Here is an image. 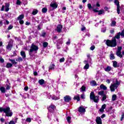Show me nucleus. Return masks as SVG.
Listing matches in <instances>:
<instances>
[{
	"label": "nucleus",
	"mask_w": 124,
	"mask_h": 124,
	"mask_svg": "<svg viewBox=\"0 0 124 124\" xmlns=\"http://www.w3.org/2000/svg\"><path fill=\"white\" fill-rule=\"evenodd\" d=\"M88 62L89 63H92V58H88L87 61H84V63H87Z\"/></svg>",
	"instance_id": "30"
},
{
	"label": "nucleus",
	"mask_w": 124,
	"mask_h": 124,
	"mask_svg": "<svg viewBox=\"0 0 124 124\" xmlns=\"http://www.w3.org/2000/svg\"><path fill=\"white\" fill-rule=\"evenodd\" d=\"M55 69V64H51L49 67V70H54Z\"/></svg>",
	"instance_id": "24"
},
{
	"label": "nucleus",
	"mask_w": 124,
	"mask_h": 124,
	"mask_svg": "<svg viewBox=\"0 0 124 124\" xmlns=\"http://www.w3.org/2000/svg\"><path fill=\"white\" fill-rule=\"evenodd\" d=\"M97 9H98V8H94L93 9V11H94V12H98V10H97Z\"/></svg>",
	"instance_id": "59"
},
{
	"label": "nucleus",
	"mask_w": 124,
	"mask_h": 124,
	"mask_svg": "<svg viewBox=\"0 0 124 124\" xmlns=\"http://www.w3.org/2000/svg\"><path fill=\"white\" fill-rule=\"evenodd\" d=\"M124 118V113L122 114V117H120V121H123Z\"/></svg>",
	"instance_id": "54"
},
{
	"label": "nucleus",
	"mask_w": 124,
	"mask_h": 124,
	"mask_svg": "<svg viewBox=\"0 0 124 124\" xmlns=\"http://www.w3.org/2000/svg\"><path fill=\"white\" fill-rule=\"evenodd\" d=\"M119 85H120V82H118V81H117V79H116V82L109 86V91H111V92H114Z\"/></svg>",
	"instance_id": "3"
},
{
	"label": "nucleus",
	"mask_w": 124,
	"mask_h": 124,
	"mask_svg": "<svg viewBox=\"0 0 124 124\" xmlns=\"http://www.w3.org/2000/svg\"><path fill=\"white\" fill-rule=\"evenodd\" d=\"M66 44L67 45H70V40L68 39V41H67L66 43Z\"/></svg>",
	"instance_id": "60"
},
{
	"label": "nucleus",
	"mask_w": 124,
	"mask_h": 124,
	"mask_svg": "<svg viewBox=\"0 0 124 124\" xmlns=\"http://www.w3.org/2000/svg\"><path fill=\"white\" fill-rule=\"evenodd\" d=\"M19 23L20 25H23V24H24V20H19Z\"/></svg>",
	"instance_id": "57"
},
{
	"label": "nucleus",
	"mask_w": 124,
	"mask_h": 124,
	"mask_svg": "<svg viewBox=\"0 0 124 124\" xmlns=\"http://www.w3.org/2000/svg\"><path fill=\"white\" fill-rule=\"evenodd\" d=\"M12 66H13V64L9 62L7 63V64L6 65V67L7 68H10L11 67H12Z\"/></svg>",
	"instance_id": "26"
},
{
	"label": "nucleus",
	"mask_w": 124,
	"mask_h": 124,
	"mask_svg": "<svg viewBox=\"0 0 124 124\" xmlns=\"http://www.w3.org/2000/svg\"><path fill=\"white\" fill-rule=\"evenodd\" d=\"M113 38H115V39L116 38V39H120V38H121V32L117 33Z\"/></svg>",
	"instance_id": "21"
},
{
	"label": "nucleus",
	"mask_w": 124,
	"mask_h": 124,
	"mask_svg": "<svg viewBox=\"0 0 124 124\" xmlns=\"http://www.w3.org/2000/svg\"><path fill=\"white\" fill-rule=\"evenodd\" d=\"M62 25L59 24L57 26L55 31H56L60 33L62 32Z\"/></svg>",
	"instance_id": "13"
},
{
	"label": "nucleus",
	"mask_w": 124,
	"mask_h": 124,
	"mask_svg": "<svg viewBox=\"0 0 124 124\" xmlns=\"http://www.w3.org/2000/svg\"><path fill=\"white\" fill-rule=\"evenodd\" d=\"M111 70L112 68L109 66L105 68V71H106L107 72H109V71H111Z\"/></svg>",
	"instance_id": "23"
},
{
	"label": "nucleus",
	"mask_w": 124,
	"mask_h": 124,
	"mask_svg": "<svg viewBox=\"0 0 124 124\" xmlns=\"http://www.w3.org/2000/svg\"><path fill=\"white\" fill-rule=\"evenodd\" d=\"M110 60H114L115 59V56L113 54H111L110 55Z\"/></svg>",
	"instance_id": "42"
},
{
	"label": "nucleus",
	"mask_w": 124,
	"mask_h": 124,
	"mask_svg": "<svg viewBox=\"0 0 124 124\" xmlns=\"http://www.w3.org/2000/svg\"><path fill=\"white\" fill-rule=\"evenodd\" d=\"M1 112H4V114H6L4 117H10L13 115V112H12V111L10 110V108L9 107H6V108H0V113Z\"/></svg>",
	"instance_id": "1"
},
{
	"label": "nucleus",
	"mask_w": 124,
	"mask_h": 124,
	"mask_svg": "<svg viewBox=\"0 0 124 124\" xmlns=\"http://www.w3.org/2000/svg\"><path fill=\"white\" fill-rule=\"evenodd\" d=\"M55 106L54 105V104H51L49 106H48L47 108H46V109H48V111H49V113H54V110H55Z\"/></svg>",
	"instance_id": "7"
},
{
	"label": "nucleus",
	"mask_w": 124,
	"mask_h": 124,
	"mask_svg": "<svg viewBox=\"0 0 124 124\" xmlns=\"http://www.w3.org/2000/svg\"><path fill=\"white\" fill-rule=\"evenodd\" d=\"M117 99V95L115 94H113V96L111 97V101H115V99Z\"/></svg>",
	"instance_id": "31"
},
{
	"label": "nucleus",
	"mask_w": 124,
	"mask_h": 124,
	"mask_svg": "<svg viewBox=\"0 0 124 124\" xmlns=\"http://www.w3.org/2000/svg\"><path fill=\"white\" fill-rule=\"evenodd\" d=\"M0 62H1V63L4 62V60L1 57H0Z\"/></svg>",
	"instance_id": "48"
},
{
	"label": "nucleus",
	"mask_w": 124,
	"mask_h": 124,
	"mask_svg": "<svg viewBox=\"0 0 124 124\" xmlns=\"http://www.w3.org/2000/svg\"><path fill=\"white\" fill-rule=\"evenodd\" d=\"M50 6H51V7H52V8H53L54 9H56V8L58 7V4H57V3L56 2L51 3V4H50Z\"/></svg>",
	"instance_id": "16"
},
{
	"label": "nucleus",
	"mask_w": 124,
	"mask_h": 124,
	"mask_svg": "<svg viewBox=\"0 0 124 124\" xmlns=\"http://www.w3.org/2000/svg\"><path fill=\"white\" fill-rule=\"evenodd\" d=\"M114 3L117 5V11L118 14H120V2L118 0H115Z\"/></svg>",
	"instance_id": "11"
},
{
	"label": "nucleus",
	"mask_w": 124,
	"mask_h": 124,
	"mask_svg": "<svg viewBox=\"0 0 124 124\" xmlns=\"http://www.w3.org/2000/svg\"><path fill=\"white\" fill-rule=\"evenodd\" d=\"M107 46L109 47H116L117 46V40L115 38H113L112 40H108L106 41Z\"/></svg>",
	"instance_id": "2"
},
{
	"label": "nucleus",
	"mask_w": 124,
	"mask_h": 124,
	"mask_svg": "<svg viewBox=\"0 0 124 124\" xmlns=\"http://www.w3.org/2000/svg\"><path fill=\"white\" fill-rule=\"evenodd\" d=\"M37 13H38V10L36 9H34L32 12V15H36Z\"/></svg>",
	"instance_id": "32"
},
{
	"label": "nucleus",
	"mask_w": 124,
	"mask_h": 124,
	"mask_svg": "<svg viewBox=\"0 0 124 124\" xmlns=\"http://www.w3.org/2000/svg\"><path fill=\"white\" fill-rule=\"evenodd\" d=\"M91 84L93 85V86H96V81L93 80L92 81Z\"/></svg>",
	"instance_id": "55"
},
{
	"label": "nucleus",
	"mask_w": 124,
	"mask_h": 124,
	"mask_svg": "<svg viewBox=\"0 0 124 124\" xmlns=\"http://www.w3.org/2000/svg\"><path fill=\"white\" fill-rule=\"evenodd\" d=\"M105 118V114H102L101 117H96V124H102V120L101 118Z\"/></svg>",
	"instance_id": "8"
},
{
	"label": "nucleus",
	"mask_w": 124,
	"mask_h": 124,
	"mask_svg": "<svg viewBox=\"0 0 124 124\" xmlns=\"http://www.w3.org/2000/svg\"><path fill=\"white\" fill-rule=\"evenodd\" d=\"M51 99L54 100H58V97H57L56 96H52V97H51Z\"/></svg>",
	"instance_id": "38"
},
{
	"label": "nucleus",
	"mask_w": 124,
	"mask_h": 124,
	"mask_svg": "<svg viewBox=\"0 0 124 124\" xmlns=\"http://www.w3.org/2000/svg\"><path fill=\"white\" fill-rule=\"evenodd\" d=\"M10 4L9 3H6L5 5V10L6 12L9 11V6Z\"/></svg>",
	"instance_id": "17"
},
{
	"label": "nucleus",
	"mask_w": 124,
	"mask_h": 124,
	"mask_svg": "<svg viewBox=\"0 0 124 124\" xmlns=\"http://www.w3.org/2000/svg\"><path fill=\"white\" fill-rule=\"evenodd\" d=\"M106 108H107V105H102V106L101 107V108L99 109V112H101V113H103V109H105Z\"/></svg>",
	"instance_id": "18"
},
{
	"label": "nucleus",
	"mask_w": 124,
	"mask_h": 124,
	"mask_svg": "<svg viewBox=\"0 0 124 124\" xmlns=\"http://www.w3.org/2000/svg\"><path fill=\"white\" fill-rule=\"evenodd\" d=\"M9 124H15V122L13 121H10V122H9Z\"/></svg>",
	"instance_id": "62"
},
{
	"label": "nucleus",
	"mask_w": 124,
	"mask_h": 124,
	"mask_svg": "<svg viewBox=\"0 0 124 124\" xmlns=\"http://www.w3.org/2000/svg\"><path fill=\"white\" fill-rule=\"evenodd\" d=\"M95 48V46H92L90 47V50H91L92 51H93V50H94Z\"/></svg>",
	"instance_id": "51"
},
{
	"label": "nucleus",
	"mask_w": 124,
	"mask_h": 124,
	"mask_svg": "<svg viewBox=\"0 0 124 124\" xmlns=\"http://www.w3.org/2000/svg\"><path fill=\"white\" fill-rule=\"evenodd\" d=\"M28 91V87L25 86V87H24V91L27 92Z\"/></svg>",
	"instance_id": "56"
},
{
	"label": "nucleus",
	"mask_w": 124,
	"mask_h": 124,
	"mask_svg": "<svg viewBox=\"0 0 124 124\" xmlns=\"http://www.w3.org/2000/svg\"><path fill=\"white\" fill-rule=\"evenodd\" d=\"M113 65L114 67H118V62L116 61H114L113 63Z\"/></svg>",
	"instance_id": "36"
},
{
	"label": "nucleus",
	"mask_w": 124,
	"mask_h": 124,
	"mask_svg": "<svg viewBox=\"0 0 124 124\" xmlns=\"http://www.w3.org/2000/svg\"><path fill=\"white\" fill-rule=\"evenodd\" d=\"M98 97V96L94 95V92L90 93V100H93V102L97 103L99 101Z\"/></svg>",
	"instance_id": "5"
},
{
	"label": "nucleus",
	"mask_w": 124,
	"mask_h": 124,
	"mask_svg": "<svg viewBox=\"0 0 124 124\" xmlns=\"http://www.w3.org/2000/svg\"><path fill=\"white\" fill-rule=\"evenodd\" d=\"M99 88L104 91L107 90V86L103 85V84H101V85L99 86Z\"/></svg>",
	"instance_id": "22"
},
{
	"label": "nucleus",
	"mask_w": 124,
	"mask_h": 124,
	"mask_svg": "<svg viewBox=\"0 0 124 124\" xmlns=\"http://www.w3.org/2000/svg\"><path fill=\"white\" fill-rule=\"evenodd\" d=\"M98 95L102 96V99H101V101H105V100H107V95H105L103 91L98 92Z\"/></svg>",
	"instance_id": "6"
},
{
	"label": "nucleus",
	"mask_w": 124,
	"mask_h": 124,
	"mask_svg": "<svg viewBox=\"0 0 124 124\" xmlns=\"http://www.w3.org/2000/svg\"><path fill=\"white\" fill-rule=\"evenodd\" d=\"M79 95H77L75 96H74V100H77V101H79Z\"/></svg>",
	"instance_id": "25"
},
{
	"label": "nucleus",
	"mask_w": 124,
	"mask_h": 124,
	"mask_svg": "<svg viewBox=\"0 0 124 124\" xmlns=\"http://www.w3.org/2000/svg\"><path fill=\"white\" fill-rule=\"evenodd\" d=\"M57 43H59V44H62V39H60L58 40Z\"/></svg>",
	"instance_id": "39"
},
{
	"label": "nucleus",
	"mask_w": 124,
	"mask_h": 124,
	"mask_svg": "<svg viewBox=\"0 0 124 124\" xmlns=\"http://www.w3.org/2000/svg\"><path fill=\"white\" fill-rule=\"evenodd\" d=\"M7 90H10V86L8 84H6V88H4Z\"/></svg>",
	"instance_id": "45"
},
{
	"label": "nucleus",
	"mask_w": 124,
	"mask_h": 124,
	"mask_svg": "<svg viewBox=\"0 0 124 124\" xmlns=\"http://www.w3.org/2000/svg\"><path fill=\"white\" fill-rule=\"evenodd\" d=\"M52 39H53V41L55 42V41L57 40V39H58V37H57V36H54L52 38Z\"/></svg>",
	"instance_id": "49"
},
{
	"label": "nucleus",
	"mask_w": 124,
	"mask_h": 124,
	"mask_svg": "<svg viewBox=\"0 0 124 124\" xmlns=\"http://www.w3.org/2000/svg\"><path fill=\"white\" fill-rule=\"evenodd\" d=\"M12 29H13V25H9V26L8 28V30H12Z\"/></svg>",
	"instance_id": "53"
},
{
	"label": "nucleus",
	"mask_w": 124,
	"mask_h": 124,
	"mask_svg": "<svg viewBox=\"0 0 124 124\" xmlns=\"http://www.w3.org/2000/svg\"><path fill=\"white\" fill-rule=\"evenodd\" d=\"M48 9H47L46 8H43L42 10V12L43 13H46V12H47Z\"/></svg>",
	"instance_id": "37"
},
{
	"label": "nucleus",
	"mask_w": 124,
	"mask_h": 124,
	"mask_svg": "<svg viewBox=\"0 0 124 124\" xmlns=\"http://www.w3.org/2000/svg\"><path fill=\"white\" fill-rule=\"evenodd\" d=\"M111 24L110 26L111 27H116V25L117 24V22H116V20L113 18L111 19Z\"/></svg>",
	"instance_id": "15"
},
{
	"label": "nucleus",
	"mask_w": 124,
	"mask_h": 124,
	"mask_svg": "<svg viewBox=\"0 0 124 124\" xmlns=\"http://www.w3.org/2000/svg\"><path fill=\"white\" fill-rule=\"evenodd\" d=\"M96 6L97 7H100V4H99V2H97L96 4Z\"/></svg>",
	"instance_id": "61"
},
{
	"label": "nucleus",
	"mask_w": 124,
	"mask_h": 124,
	"mask_svg": "<svg viewBox=\"0 0 124 124\" xmlns=\"http://www.w3.org/2000/svg\"><path fill=\"white\" fill-rule=\"evenodd\" d=\"M79 98H81V99H85V98L84 97V95L83 94H81V96H79Z\"/></svg>",
	"instance_id": "63"
},
{
	"label": "nucleus",
	"mask_w": 124,
	"mask_h": 124,
	"mask_svg": "<svg viewBox=\"0 0 124 124\" xmlns=\"http://www.w3.org/2000/svg\"><path fill=\"white\" fill-rule=\"evenodd\" d=\"M43 46L44 48H46L47 46H48V43L46 42H45L43 43Z\"/></svg>",
	"instance_id": "35"
},
{
	"label": "nucleus",
	"mask_w": 124,
	"mask_h": 124,
	"mask_svg": "<svg viewBox=\"0 0 124 124\" xmlns=\"http://www.w3.org/2000/svg\"><path fill=\"white\" fill-rule=\"evenodd\" d=\"M90 67V65H89V63H86L84 67V69H89Z\"/></svg>",
	"instance_id": "33"
},
{
	"label": "nucleus",
	"mask_w": 124,
	"mask_h": 124,
	"mask_svg": "<svg viewBox=\"0 0 124 124\" xmlns=\"http://www.w3.org/2000/svg\"><path fill=\"white\" fill-rule=\"evenodd\" d=\"M66 120L67 121V123H70V117L67 116V117L66 118Z\"/></svg>",
	"instance_id": "44"
},
{
	"label": "nucleus",
	"mask_w": 124,
	"mask_h": 124,
	"mask_svg": "<svg viewBox=\"0 0 124 124\" xmlns=\"http://www.w3.org/2000/svg\"><path fill=\"white\" fill-rule=\"evenodd\" d=\"M25 122H27L28 123L31 122V119L30 118H27V119H25Z\"/></svg>",
	"instance_id": "47"
},
{
	"label": "nucleus",
	"mask_w": 124,
	"mask_h": 124,
	"mask_svg": "<svg viewBox=\"0 0 124 124\" xmlns=\"http://www.w3.org/2000/svg\"><path fill=\"white\" fill-rule=\"evenodd\" d=\"M16 62H23V58L21 57H18V58L16 59Z\"/></svg>",
	"instance_id": "34"
},
{
	"label": "nucleus",
	"mask_w": 124,
	"mask_h": 124,
	"mask_svg": "<svg viewBox=\"0 0 124 124\" xmlns=\"http://www.w3.org/2000/svg\"><path fill=\"white\" fill-rule=\"evenodd\" d=\"M123 47L122 46H118L117 48V51L116 52V55L119 58H123V55H122V49Z\"/></svg>",
	"instance_id": "9"
},
{
	"label": "nucleus",
	"mask_w": 124,
	"mask_h": 124,
	"mask_svg": "<svg viewBox=\"0 0 124 124\" xmlns=\"http://www.w3.org/2000/svg\"><path fill=\"white\" fill-rule=\"evenodd\" d=\"M120 35L121 37L124 38V30H123L122 31L120 32Z\"/></svg>",
	"instance_id": "43"
},
{
	"label": "nucleus",
	"mask_w": 124,
	"mask_h": 124,
	"mask_svg": "<svg viewBox=\"0 0 124 124\" xmlns=\"http://www.w3.org/2000/svg\"><path fill=\"white\" fill-rule=\"evenodd\" d=\"M9 61L12 62V64H17V62L15 61V60L9 59Z\"/></svg>",
	"instance_id": "29"
},
{
	"label": "nucleus",
	"mask_w": 124,
	"mask_h": 124,
	"mask_svg": "<svg viewBox=\"0 0 124 124\" xmlns=\"http://www.w3.org/2000/svg\"><path fill=\"white\" fill-rule=\"evenodd\" d=\"M64 58H62L61 59H60V62H64Z\"/></svg>",
	"instance_id": "52"
},
{
	"label": "nucleus",
	"mask_w": 124,
	"mask_h": 124,
	"mask_svg": "<svg viewBox=\"0 0 124 124\" xmlns=\"http://www.w3.org/2000/svg\"><path fill=\"white\" fill-rule=\"evenodd\" d=\"M81 92H85V86H81Z\"/></svg>",
	"instance_id": "41"
},
{
	"label": "nucleus",
	"mask_w": 124,
	"mask_h": 124,
	"mask_svg": "<svg viewBox=\"0 0 124 124\" xmlns=\"http://www.w3.org/2000/svg\"><path fill=\"white\" fill-rule=\"evenodd\" d=\"M38 50V46H37L35 45L34 43H32L31 45V48L29 50V55L31 56L32 54V52H37Z\"/></svg>",
	"instance_id": "4"
},
{
	"label": "nucleus",
	"mask_w": 124,
	"mask_h": 124,
	"mask_svg": "<svg viewBox=\"0 0 124 124\" xmlns=\"http://www.w3.org/2000/svg\"><path fill=\"white\" fill-rule=\"evenodd\" d=\"M4 11V5H2L1 8V11Z\"/></svg>",
	"instance_id": "64"
},
{
	"label": "nucleus",
	"mask_w": 124,
	"mask_h": 124,
	"mask_svg": "<svg viewBox=\"0 0 124 124\" xmlns=\"http://www.w3.org/2000/svg\"><path fill=\"white\" fill-rule=\"evenodd\" d=\"M20 55L21 57H22V59H26V52L24 51H22L20 52Z\"/></svg>",
	"instance_id": "20"
},
{
	"label": "nucleus",
	"mask_w": 124,
	"mask_h": 124,
	"mask_svg": "<svg viewBox=\"0 0 124 124\" xmlns=\"http://www.w3.org/2000/svg\"><path fill=\"white\" fill-rule=\"evenodd\" d=\"M63 100H64V102L65 103H69L70 102V101L72 100V98L70 97V96L66 95L63 97Z\"/></svg>",
	"instance_id": "10"
},
{
	"label": "nucleus",
	"mask_w": 124,
	"mask_h": 124,
	"mask_svg": "<svg viewBox=\"0 0 124 124\" xmlns=\"http://www.w3.org/2000/svg\"><path fill=\"white\" fill-rule=\"evenodd\" d=\"M78 112H79V113L85 112V108L81 107H78Z\"/></svg>",
	"instance_id": "14"
},
{
	"label": "nucleus",
	"mask_w": 124,
	"mask_h": 124,
	"mask_svg": "<svg viewBox=\"0 0 124 124\" xmlns=\"http://www.w3.org/2000/svg\"><path fill=\"white\" fill-rule=\"evenodd\" d=\"M16 4L17 5H21V1H20V0H16Z\"/></svg>",
	"instance_id": "50"
},
{
	"label": "nucleus",
	"mask_w": 124,
	"mask_h": 124,
	"mask_svg": "<svg viewBox=\"0 0 124 124\" xmlns=\"http://www.w3.org/2000/svg\"><path fill=\"white\" fill-rule=\"evenodd\" d=\"M39 85H43V84H45V80L43 79H40L38 81Z\"/></svg>",
	"instance_id": "27"
},
{
	"label": "nucleus",
	"mask_w": 124,
	"mask_h": 124,
	"mask_svg": "<svg viewBox=\"0 0 124 124\" xmlns=\"http://www.w3.org/2000/svg\"><path fill=\"white\" fill-rule=\"evenodd\" d=\"M12 47H13V43L10 41L6 46V49L8 51H10L11 50V49H12Z\"/></svg>",
	"instance_id": "12"
},
{
	"label": "nucleus",
	"mask_w": 124,
	"mask_h": 124,
	"mask_svg": "<svg viewBox=\"0 0 124 124\" xmlns=\"http://www.w3.org/2000/svg\"><path fill=\"white\" fill-rule=\"evenodd\" d=\"M24 18H25V15L22 14L19 15L18 17H17V20L18 21H20V20H23Z\"/></svg>",
	"instance_id": "19"
},
{
	"label": "nucleus",
	"mask_w": 124,
	"mask_h": 124,
	"mask_svg": "<svg viewBox=\"0 0 124 124\" xmlns=\"http://www.w3.org/2000/svg\"><path fill=\"white\" fill-rule=\"evenodd\" d=\"M101 31L102 32H105V31H106V28H102Z\"/></svg>",
	"instance_id": "58"
},
{
	"label": "nucleus",
	"mask_w": 124,
	"mask_h": 124,
	"mask_svg": "<svg viewBox=\"0 0 124 124\" xmlns=\"http://www.w3.org/2000/svg\"><path fill=\"white\" fill-rule=\"evenodd\" d=\"M5 90H6L4 89L3 87H0V91L1 92V93H5Z\"/></svg>",
	"instance_id": "28"
},
{
	"label": "nucleus",
	"mask_w": 124,
	"mask_h": 124,
	"mask_svg": "<svg viewBox=\"0 0 124 124\" xmlns=\"http://www.w3.org/2000/svg\"><path fill=\"white\" fill-rule=\"evenodd\" d=\"M87 6H88V8H89V9H93V7L92 6V4H91L90 3L88 4Z\"/></svg>",
	"instance_id": "46"
},
{
	"label": "nucleus",
	"mask_w": 124,
	"mask_h": 124,
	"mask_svg": "<svg viewBox=\"0 0 124 124\" xmlns=\"http://www.w3.org/2000/svg\"><path fill=\"white\" fill-rule=\"evenodd\" d=\"M98 15H102L103 13H104V10H100V11H98Z\"/></svg>",
	"instance_id": "40"
}]
</instances>
